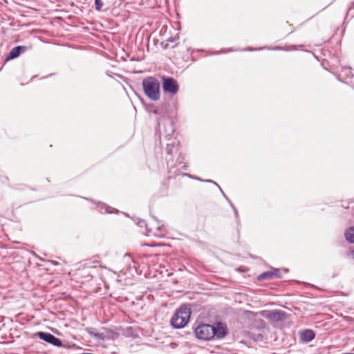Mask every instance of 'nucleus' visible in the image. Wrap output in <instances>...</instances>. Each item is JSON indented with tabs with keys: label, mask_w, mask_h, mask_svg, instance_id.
<instances>
[{
	"label": "nucleus",
	"mask_w": 354,
	"mask_h": 354,
	"mask_svg": "<svg viewBox=\"0 0 354 354\" xmlns=\"http://www.w3.org/2000/svg\"><path fill=\"white\" fill-rule=\"evenodd\" d=\"M194 334L198 339L208 341L216 337L223 338L227 334L226 326L222 323H217L216 326L210 324H201L194 330Z\"/></svg>",
	"instance_id": "1"
},
{
	"label": "nucleus",
	"mask_w": 354,
	"mask_h": 354,
	"mask_svg": "<svg viewBox=\"0 0 354 354\" xmlns=\"http://www.w3.org/2000/svg\"><path fill=\"white\" fill-rule=\"evenodd\" d=\"M142 88L145 94L153 101H157L160 97V83L153 77H148L142 80Z\"/></svg>",
	"instance_id": "2"
},
{
	"label": "nucleus",
	"mask_w": 354,
	"mask_h": 354,
	"mask_svg": "<svg viewBox=\"0 0 354 354\" xmlns=\"http://www.w3.org/2000/svg\"><path fill=\"white\" fill-rule=\"evenodd\" d=\"M191 315L190 309L186 306H180L176 310L171 319V324L176 328H181L187 325Z\"/></svg>",
	"instance_id": "3"
},
{
	"label": "nucleus",
	"mask_w": 354,
	"mask_h": 354,
	"mask_svg": "<svg viewBox=\"0 0 354 354\" xmlns=\"http://www.w3.org/2000/svg\"><path fill=\"white\" fill-rule=\"evenodd\" d=\"M162 88L165 93H169L171 95H175L179 91V85L178 82L169 77H162Z\"/></svg>",
	"instance_id": "4"
},
{
	"label": "nucleus",
	"mask_w": 354,
	"mask_h": 354,
	"mask_svg": "<svg viewBox=\"0 0 354 354\" xmlns=\"http://www.w3.org/2000/svg\"><path fill=\"white\" fill-rule=\"evenodd\" d=\"M146 227L150 235L159 236L162 235V227L154 219L150 220L146 225Z\"/></svg>",
	"instance_id": "5"
},
{
	"label": "nucleus",
	"mask_w": 354,
	"mask_h": 354,
	"mask_svg": "<svg viewBox=\"0 0 354 354\" xmlns=\"http://www.w3.org/2000/svg\"><path fill=\"white\" fill-rule=\"evenodd\" d=\"M39 339L46 342H48L54 346H62V341L55 337L53 335L50 334V333H44V332H39L37 335Z\"/></svg>",
	"instance_id": "6"
},
{
	"label": "nucleus",
	"mask_w": 354,
	"mask_h": 354,
	"mask_svg": "<svg viewBox=\"0 0 354 354\" xmlns=\"http://www.w3.org/2000/svg\"><path fill=\"white\" fill-rule=\"evenodd\" d=\"M266 317L272 322H279L285 318V313L281 311L273 310L268 312Z\"/></svg>",
	"instance_id": "7"
},
{
	"label": "nucleus",
	"mask_w": 354,
	"mask_h": 354,
	"mask_svg": "<svg viewBox=\"0 0 354 354\" xmlns=\"http://www.w3.org/2000/svg\"><path fill=\"white\" fill-rule=\"evenodd\" d=\"M277 277H279V271L277 270H270L259 274L258 276V280L263 281L268 279H273Z\"/></svg>",
	"instance_id": "8"
},
{
	"label": "nucleus",
	"mask_w": 354,
	"mask_h": 354,
	"mask_svg": "<svg viewBox=\"0 0 354 354\" xmlns=\"http://www.w3.org/2000/svg\"><path fill=\"white\" fill-rule=\"evenodd\" d=\"M315 335L313 330H305L300 333V337L302 341L308 342L313 340L315 337Z\"/></svg>",
	"instance_id": "9"
},
{
	"label": "nucleus",
	"mask_w": 354,
	"mask_h": 354,
	"mask_svg": "<svg viewBox=\"0 0 354 354\" xmlns=\"http://www.w3.org/2000/svg\"><path fill=\"white\" fill-rule=\"evenodd\" d=\"M345 238L349 243H354V227H351L346 230Z\"/></svg>",
	"instance_id": "10"
},
{
	"label": "nucleus",
	"mask_w": 354,
	"mask_h": 354,
	"mask_svg": "<svg viewBox=\"0 0 354 354\" xmlns=\"http://www.w3.org/2000/svg\"><path fill=\"white\" fill-rule=\"evenodd\" d=\"M21 48H22L21 46H17V47L13 48L11 50V51L10 52L9 57H10V58L17 57L20 54V50H21Z\"/></svg>",
	"instance_id": "11"
},
{
	"label": "nucleus",
	"mask_w": 354,
	"mask_h": 354,
	"mask_svg": "<svg viewBox=\"0 0 354 354\" xmlns=\"http://www.w3.org/2000/svg\"><path fill=\"white\" fill-rule=\"evenodd\" d=\"M95 6L97 10H100L103 6L102 0H95Z\"/></svg>",
	"instance_id": "12"
}]
</instances>
